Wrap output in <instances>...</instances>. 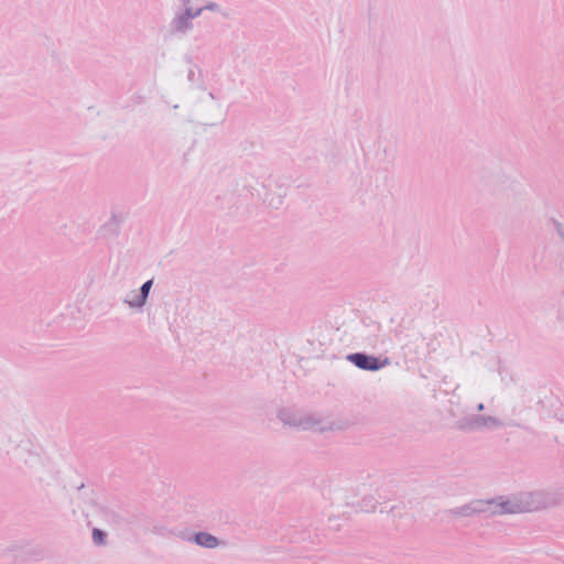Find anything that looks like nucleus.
Returning a JSON list of instances; mask_svg holds the SVG:
<instances>
[{
  "instance_id": "f257e3e1",
  "label": "nucleus",
  "mask_w": 564,
  "mask_h": 564,
  "mask_svg": "<svg viewBox=\"0 0 564 564\" xmlns=\"http://www.w3.org/2000/svg\"><path fill=\"white\" fill-rule=\"evenodd\" d=\"M348 359L358 368L365 370H378L383 364H381L376 357L367 356L364 354H354Z\"/></svg>"
},
{
  "instance_id": "f03ea898",
  "label": "nucleus",
  "mask_w": 564,
  "mask_h": 564,
  "mask_svg": "<svg viewBox=\"0 0 564 564\" xmlns=\"http://www.w3.org/2000/svg\"><path fill=\"white\" fill-rule=\"evenodd\" d=\"M195 541L205 547H215L217 545V539L208 533H198L195 536Z\"/></svg>"
},
{
  "instance_id": "7ed1b4c3",
  "label": "nucleus",
  "mask_w": 564,
  "mask_h": 564,
  "mask_svg": "<svg viewBox=\"0 0 564 564\" xmlns=\"http://www.w3.org/2000/svg\"><path fill=\"white\" fill-rule=\"evenodd\" d=\"M530 509L527 507H523L519 503H510L506 502L500 505V512L501 513H516V512H523L529 511Z\"/></svg>"
},
{
  "instance_id": "20e7f679",
  "label": "nucleus",
  "mask_w": 564,
  "mask_h": 564,
  "mask_svg": "<svg viewBox=\"0 0 564 564\" xmlns=\"http://www.w3.org/2000/svg\"><path fill=\"white\" fill-rule=\"evenodd\" d=\"M151 286H152V281H151V280H150V281H147V282L142 285V288H141L142 303H143V302H144V300L147 299L148 293H149V291H150Z\"/></svg>"
},
{
  "instance_id": "39448f33",
  "label": "nucleus",
  "mask_w": 564,
  "mask_h": 564,
  "mask_svg": "<svg viewBox=\"0 0 564 564\" xmlns=\"http://www.w3.org/2000/svg\"><path fill=\"white\" fill-rule=\"evenodd\" d=\"M93 539L96 543L101 544L104 542V533L99 529L93 531Z\"/></svg>"
}]
</instances>
